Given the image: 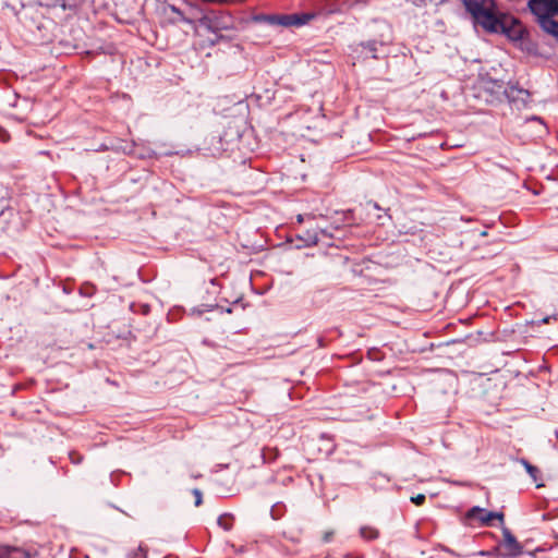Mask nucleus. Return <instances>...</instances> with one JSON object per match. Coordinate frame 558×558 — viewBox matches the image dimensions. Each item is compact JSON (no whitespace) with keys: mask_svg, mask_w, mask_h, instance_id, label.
<instances>
[{"mask_svg":"<svg viewBox=\"0 0 558 558\" xmlns=\"http://www.w3.org/2000/svg\"><path fill=\"white\" fill-rule=\"evenodd\" d=\"M198 26L214 35V37L209 39V45L215 46L222 39L220 32L234 29L235 22L233 16L228 12L210 10L199 16Z\"/></svg>","mask_w":558,"mask_h":558,"instance_id":"obj_1","label":"nucleus"},{"mask_svg":"<svg viewBox=\"0 0 558 558\" xmlns=\"http://www.w3.org/2000/svg\"><path fill=\"white\" fill-rule=\"evenodd\" d=\"M313 15L307 13H293V14H270L263 16L269 25L274 26H303L312 20Z\"/></svg>","mask_w":558,"mask_h":558,"instance_id":"obj_2","label":"nucleus"},{"mask_svg":"<svg viewBox=\"0 0 558 558\" xmlns=\"http://www.w3.org/2000/svg\"><path fill=\"white\" fill-rule=\"evenodd\" d=\"M494 9L495 7H488L474 22L489 33L507 32L502 24L505 16H498Z\"/></svg>","mask_w":558,"mask_h":558,"instance_id":"obj_3","label":"nucleus"},{"mask_svg":"<svg viewBox=\"0 0 558 558\" xmlns=\"http://www.w3.org/2000/svg\"><path fill=\"white\" fill-rule=\"evenodd\" d=\"M508 102L515 109L521 110L531 101V94L527 89L518 85L508 84L504 96Z\"/></svg>","mask_w":558,"mask_h":558,"instance_id":"obj_4","label":"nucleus"},{"mask_svg":"<svg viewBox=\"0 0 558 558\" xmlns=\"http://www.w3.org/2000/svg\"><path fill=\"white\" fill-rule=\"evenodd\" d=\"M558 0H529L527 8L535 15L537 23L555 15Z\"/></svg>","mask_w":558,"mask_h":558,"instance_id":"obj_5","label":"nucleus"},{"mask_svg":"<svg viewBox=\"0 0 558 558\" xmlns=\"http://www.w3.org/2000/svg\"><path fill=\"white\" fill-rule=\"evenodd\" d=\"M136 146L137 145L134 141L114 140L110 141V146H106V148H110L112 151L123 153L125 155H136L140 158H153L156 156V153L151 149H148L145 153H137Z\"/></svg>","mask_w":558,"mask_h":558,"instance_id":"obj_6","label":"nucleus"},{"mask_svg":"<svg viewBox=\"0 0 558 558\" xmlns=\"http://www.w3.org/2000/svg\"><path fill=\"white\" fill-rule=\"evenodd\" d=\"M502 535H504V542L500 544V547L504 551L501 553V556L505 558H513V557L521 555L522 546L517 541V538L513 536V534L510 532V530L507 527H504Z\"/></svg>","mask_w":558,"mask_h":558,"instance_id":"obj_7","label":"nucleus"},{"mask_svg":"<svg viewBox=\"0 0 558 558\" xmlns=\"http://www.w3.org/2000/svg\"><path fill=\"white\" fill-rule=\"evenodd\" d=\"M483 88L490 95L487 101L494 102L505 96L507 86L502 81L489 78L483 82Z\"/></svg>","mask_w":558,"mask_h":558,"instance_id":"obj_8","label":"nucleus"},{"mask_svg":"<svg viewBox=\"0 0 558 558\" xmlns=\"http://www.w3.org/2000/svg\"><path fill=\"white\" fill-rule=\"evenodd\" d=\"M463 5L475 21L488 7H495L494 0H463Z\"/></svg>","mask_w":558,"mask_h":558,"instance_id":"obj_9","label":"nucleus"},{"mask_svg":"<svg viewBox=\"0 0 558 558\" xmlns=\"http://www.w3.org/2000/svg\"><path fill=\"white\" fill-rule=\"evenodd\" d=\"M502 24L507 32H499L500 34L506 35L511 40L522 39L523 29L517 19L505 16Z\"/></svg>","mask_w":558,"mask_h":558,"instance_id":"obj_10","label":"nucleus"},{"mask_svg":"<svg viewBox=\"0 0 558 558\" xmlns=\"http://www.w3.org/2000/svg\"><path fill=\"white\" fill-rule=\"evenodd\" d=\"M485 513H487L486 509L481 508L478 506H474L466 511L464 519H465L466 523H470V524H471V522L476 521L481 525H486Z\"/></svg>","mask_w":558,"mask_h":558,"instance_id":"obj_11","label":"nucleus"},{"mask_svg":"<svg viewBox=\"0 0 558 558\" xmlns=\"http://www.w3.org/2000/svg\"><path fill=\"white\" fill-rule=\"evenodd\" d=\"M538 25L545 33L554 37L558 43V22L554 20V16L541 21Z\"/></svg>","mask_w":558,"mask_h":558,"instance_id":"obj_12","label":"nucleus"},{"mask_svg":"<svg viewBox=\"0 0 558 558\" xmlns=\"http://www.w3.org/2000/svg\"><path fill=\"white\" fill-rule=\"evenodd\" d=\"M31 554L22 548L7 547L0 553V558H29Z\"/></svg>","mask_w":558,"mask_h":558,"instance_id":"obj_13","label":"nucleus"},{"mask_svg":"<svg viewBox=\"0 0 558 558\" xmlns=\"http://www.w3.org/2000/svg\"><path fill=\"white\" fill-rule=\"evenodd\" d=\"M168 9L177 15V17L173 20L174 22H182L189 25H192L193 19L191 15H187L186 11L184 9H180L175 7L174 4H169Z\"/></svg>","mask_w":558,"mask_h":558,"instance_id":"obj_14","label":"nucleus"},{"mask_svg":"<svg viewBox=\"0 0 558 558\" xmlns=\"http://www.w3.org/2000/svg\"><path fill=\"white\" fill-rule=\"evenodd\" d=\"M361 46L366 54L371 56L374 59H377L378 48L383 47V44L378 43L377 40H367L361 43Z\"/></svg>","mask_w":558,"mask_h":558,"instance_id":"obj_15","label":"nucleus"},{"mask_svg":"<svg viewBox=\"0 0 558 558\" xmlns=\"http://www.w3.org/2000/svg\"><path fill=\"white\" fill-rule=\"evenodd\" d=\"M184 11H186L187 15H191L193 17V19H191L192 25H195L196 23L198 24L199 16L202 14H206V12H204V10L202 8H199L198 5L193 4L191 2L186 3V8L184 9Z\"/></svg>","mask_w":558,"mask_h":558,"instance_id":"obj_16","label":"nucleus"},{"mask_svg":"<svg viewBox=\"0 0 558 558\" xmlns=\"http://www.w3.org/2000/svg\"><path fill=\"white\" fill-rule=\"evenodd\" d=\"M360 536L365 541H374L378 538L379 531L374 526L364 525L360 527Z\"/></svg>","mask_w":558,"mask_h":558,"instance_id":"obj_17","label":"nucleus"},{"mask_svg":"<svg viewBox=\"0 0 558 558\" xmlns=\"http://www.w3.org/2000/svg\"><path fill=\"white\" fill-rule=\"evenodd\" d=\"M300 239L305 242V245H316L319 241L318 232L316 230H307Z\"/></svg>","mask_w":558,"mask_h":558,"instance_id":"obj_18","label":"nucleus"},{"mask_svg":"<svg viewBox=\"0 0 558 558\" xmlns=\"http://www.w3.org/2000/svg\"><path fill=\"white\" fill-rule=\"evenodd\" d=\"M232 522L233 515L229 513L221 514L217 520L218 525L225 531H230L232 529Z\"/></svg>","mask_w":558,"mask_h":558,"instance_id":"obj_19","label":"nucleus"},{"mask_svg":"<svg viewBox=\"0 0 558 558\" xmlns=\"http://www.w3.org/2000/svg\"><path fill=\"white\" fill-rule=\"evenodd\" d=\"M126 558H147V548L138 545V547L128 553Z\"/></svg>","mask_w":558,"mask_h":558,"instance_id":"obj_20","label":"nucleus"},{"mask_svg":"<svg viewBox=\"0 0 558 558\" xmlns=\"http://www.w3.org/2000/svg\"><path fill=\"white\" fill-rule=\"evenodd\" d=\"M486 525H492L494 519H498L501 523L504 522V513L496 511H488L485 513Z\"/></svg>","mask_w":558,"mask_h":558,"instance_id":"obj_21","label":"nucleus"},{"mask_svg":"<svg viewBox=\"0 0 558 558\" xmlns=\"http://www.w3.org/2000/svg\"><path fill=\"white\" fill-rule=\"evenodd\" d=\"M522 464L524 465L526 472L533 477V480H536V475L538 473V469L531 463H529L526 460H522Z\"/></svg>","mask_w":558,"mask_h":558,"instance_id":"obj_22","label":"nucleus"},{"mask_svg":"<svg viewBox=\"0 0 558 558\" xmlns=\"http://www.w3.org/2000/svg\"><path fill=\"white\" fill-rule=\"evenodd\" d=\"M215 307H218V305H215ZM213 310H214V305H210V306L202 305V306H198V307H194L192 310V313L199 316V315L204 314L205 312H210Z\"/></svg>","mask_w":558,"mask_h":558,"instance_id":"obj_23","label":"nucleus"},{"mask_svg":"<svg viewBox=\"0 0 558 558\" xmlns=\"http://www.w3.org/2000/svg\"><path fill=\"white\" fill-rule=\"evenodd\" d=\"M192 494L195 497V506L196 507L201 506L203 502V494H202L201 489L194 488V489H192Z\"/></svg>","mask_w":558,"mask_h":558,"instance_id":"obj_24","label":"nucleus"},{"mask_svg":"<svg viewBox=\"0 0 558 558\" xmlns=\"http://www.w3.org/2000/svg\"><path fill=\"white\" fill-rule=\"evenodd\" d=\"M425 499H426L425 495L418 494V495L412 497L411 501L414 502L415 505L420 506V505L424 504Z\"/></svg>","mask_w":558,"mask_h":558,"instance_id":"obj_25","label":"nucleus"},{"mask_svg":"<svg viewBox=\"0 0 558 558\" xmlns=\"http://www.w3.org/2000/svg\"><path fill=\"white\" fill-rule=\"evenodd\" d=\"M306 218H307V219H314V217H313V216H311V215H301V214H300V215H298V216H296V221H298L299 223H302V222H304V221H305V219H306Z\"/></svg>","mask_w":558,"mask_h":558,"instance_id":"obj_26","label":"nucleus"},{"mask_svg":"<svg viewBox=\"0 0 558 558\" xmlns=\"http://www.w3.org/2000/svg\"><path fill=\"white\" fill-rule=\"evenodd\" d=\"M332 535H333V532H326V533L324 534L323 541H324L325 543L330 542V541H331V538H332Z\"/></svg>","mask_w":558,"mask_h":558,"instance_id":"obj_27","label":"nucleus"},{"mask_svg":"<svg viewBox=\"0 0 558 558\" xmlns=\"http://www.w3.org/2000/svg\"><path fill=\"white\" fill-rule=\"evenodd\" d=\"M530 120L532 121H537L539 122L541 124L545 125L544 122H543V119L539 118V117H536V116H533ZM544 130L546 131V126H544Z\"/></svg>","mask_w":558,"mask_h":558,"instance_id":"obj_28","label":"nucleus"},{"mask_svg":"<svg viewBox=\"0 0 558 558\" xmlns=\"http://www.w3.org/2000/svg\"><path fill=\"white\" fill-rule=\"evenodd\" d=\"M70 458H71L72 463L77 464L82 461V457H80V456L77 458H75L74 454H71Z\"/></svg>","mask_w":558,"mask_h":558,"instance_id":"obj_29","label":"nucleus"},{"mask_svg":"<svg viewBox=\"0 0 558 558\" xmlns=\"http://www.w3.org/2000/svg\"><path fill=\"white\" fill-rule=\"evenodd\" d=\"M476 555L481 556V557H487V556H490V553L489 551H485V550H481Z\"/></svg>","mask_w":558,"mask_h":558,"instance_id":"obj_30","label":"nucleus"},{"mask_svg":"<svg viewBox=\"0 0 558 558\" xmlns=\"http://www.w3.org/2000/svg\"><path fill=\"white\" fill-rule=\"evenodd\" d=\"M106 146H110V143L109 144H101V146L99 147L98 150H101V151L111 150L110 148H106Z\"/></svg>","mask_w":558,"mask_h":558,"instance_id":"obj_31","label":"nucleus"},{"mask_svg":"<svg viewBox=\"0 0 558 558\" xmlns=\"http://www.w3.org/2000/svg\"><path fill=\"white\" fill-rule=\"evenodd\" d=\"M480 235H481V236H485V235H487V231H486V230H482V231H480Z\"/></svg>","mask_w":558,"mask_h":558,"instance_id":"obj_32","label":"nucleus"},{"mask_svg":"<svg viewBox=\"0 0 558 558\" xmlns=\"http://www.w3.org/2000/svg\"><path fill=\"white\" fill-rule=\"evenodd\" d=\"M223 312L230 314L232 312V310H231V307H227V308L223 310Z\"/></svg>","mask_w":558,"mask_h":558,"instance_id":"obj_33","label":"nucleus"},{"mask_svg":"<svg viewBox=\"0 0 558 558\" xmlns=\"http://www.w3.org/2000/svg\"><path fill=\"white\" fill-rule=\"evenodd\" d=\"M555 15H558V0H557V5L555 7Z\"/></svg>","mask_w":558,"mask_h":558,"instance_id":"obj_34","label":"nucleus"},{"mask_svg":"<svg viewBox=\"0 0 558 558\" xmlns=\"http://www.w3.org/2000/svg\"><path fill=\"white\" fill-rule=\"evenodd\" d=\"M555 435L558 438V429L555 430Z\"/></svg>","mask_w":558,"mask_h":558,"instance_id":"obj_35","label":"nucleus"}]
</instances>
